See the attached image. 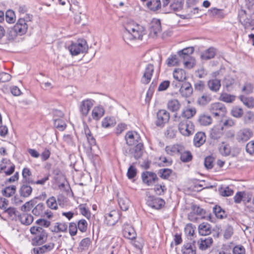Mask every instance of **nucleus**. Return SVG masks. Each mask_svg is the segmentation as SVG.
<instances>
[{"label":"nucleus","instance_id":"1","mask_svg":"<svg viewBox=\"0 0 254 254\" xmlns=\"http://www.w3.org/2000/svg\"><path fill=\"white\" fill-rule=\"evenodd\" d=\"M144 27L132 20H129L125 25L123 38L125 42L134 39L141 40L144 35Z\"/></svg>","mask_w":254,"mask_h":254},{"label":"nucleus","instance_id":"2","mask_svg":"<svg viewBox=\"0 0 254 254\" xmlns=\"http://www.w3.org/2000/svg\"><path fill=\"white\" fill-rule=\"evenodd\" d=\"M30 232L34 235L32 239L34 245H41L46 242L48 234L46 231L40 226H33L30 228Z\"/></svg>","mask_w":254,"mask_h":254},{"label":"nucleus","instance_id":"3","mask_svg":"<svg viewBox=\"0 0 254 254\" xmlns=\"http://www.w3.org/2000/svg\"><path fill=\"white\" fill-rule=\"evenodd\" d=\"M175 122H179L178 129L180 133L184 136H190L193 132L192 124L190 121L187 119H183L181 117L175 115Z\"/></svg>","mask_w":254,"mask_h":254},{"label":"nucleus","instance_id":"4","mask_svg":"<svg viewBox=\"0 0 254 254\" xmlns=\"http://www.w3.org/2000/svg\"><path fill=\"white\" fill-rule=\"evenodd\" d=\"M70 54L72 56H77L80 53L86 52L88 45L85 40H78L76 42L72 43L68 47Z\"/></svg>","mask_w":254,"mask_h":254},{"label":"nucleus","instance_id":"5","mask_svg":"<svg viewBox=\"0 0 254 254\" xmlns=\"http://www.w3.org/2000/svg\"><path fill=\"white\" fill-rule=\"evenodd\" d=\"M238 17L240 22L246 29H254V19L252 17H248L246 11L241 9L239 11Z\"/></svg>","mask_w":254,"mask_h":254},{"label":"nucleus","instance_id":"6","mask_svg":"<svg viewBox=\"0 0 254 254\" xmlns=\"http://www.w3.org/2000/svg\"><path fill=\"white\" fill-rule=\"evenodd\" d=\"M209 111L216 117H223L226 113L227 109L222 103L216 102L209 106Z\"/></svg>","mask_w":254,"mask_h":254},{"label":"nucleus","instance_id":"7","mask_svg":"<svg viewBox=\"0 0 254 254\" xmlns=\"http://www.w3.org/2000/svg\"><path fill=\"white\" fill-rule=\"evenodd\" d=\"M170 117V113L166 110H159L157 113L156 125L157 127H164V125L169 122Z\"/></svg>","mask_w":254,"mask_h":254},{"label":"nucleus","instance_id":"8","mask_svg":"<svg viewBox=\"0 0 254 254\" xmlns=\"http://www.w3.org/2000/svg\"><path fill=\"white\" fill-rule=\"evenodd\" d=\"M193 47H188L178 52L179 57L184 60V64L185 66L188 67L190 64L189 60L190 59V55L193 53Z\"/></svg>","mask_w":254,"mask_h":254},{"label":"nucleus","instance_id":"9","mask_svg":"<svg viewBox=\"0 0 254 254\" xmlns=\"http://www.w3.org/2000/svg\"><path fill=\"white\" fill-rule=\"evenodd\" d=\"M141 179L144 184L152 186L158 180L157 175L152 172L145 171L141 174Z\"/></svg>","mask_w":254,"mask_h":254},{"label":"nucleus","instance_id":"10","mask_svg":"<svg viewBox=\"0 0 254 254\" xmlns=\"http://www.w3.org/2000/svg\"><path fill=\"white\" fill-rule=\"evenodd\" d=\"M28 27V23L25 22V20L24 19L19 18L13 26V29L17 35L22 36L26 33Z\"/></svg>","mask_w":254,"mask_h":254},{"label":"nucleus","instance_id":"11","mask_svg":"<svg viewBox=\"0 0 254 254\" xmlns=\"http://www.w3.org/2000/svg\"><path fill=\"white\" fill-rule=\"evenodd\" d=\"M154 70V68L152 64H149L146 65L141 78V82L142 84H148L150 82Z\"/></svg>","mask_w":254,"mask_h":254},{"label":"nucleus","instance_id":"12","mask_svg":"<svg viewBox=\"0 0 254 254\" xmlns=\"http://www.w3.org/2000/svg\"><path fill=\"white\" fill-rule=\"evenodd\" d=\"M147 204L153 208L160 209L164 206L165 202L162 198L150 195L147 197Z\"/></svg>","mask_w":254,"mask_h":254},{"label":"nucleus","instance_id":"13","mask_svg":"<svg viewBox=\"0 0 254 254\" xmlns=\"http://www.w3.org/2000/svg\"><path fill=\"white\" fill-rule=\"evenodd\" d=\"M125 139L127 144L129 146H133L140 142V135L135 131H128L126 134Z\"/></svg>","mask_w":254,"mask_h":254},{"label":"nucleus","instance_id":"14","mask_svg":"<svg viewBox=\"0 0 254 254\" xmlns=\"http://www.w3.org/2000/svg\"><path fill=\"white\" fill-rule=\"evenodd\" d=\"M94 101L87 99L83 100L79 106V111L83 117H86L94 104Z\"/></svg>","mask_w":254,"mask_h":254},{"label":"nucleus","instance_id":"15","mask_svg":"<svg viewBox=\"0 0 254 254\" xmlns=\"http://www.w3.org/2000/svg\"><path fill=\"white\" fill-rule=\"evenodd\" d=\"M184 149V146L181 144H175L168 145L165 147L166 152L171 156L180 154Z\"/></svg>","mask_w":254,"mask_h":254},{"label":"nucleus","instance_id":"16","mask_svg":"<svg viewBox=\"0 0 254 254\" xmlns=\"http://www.w3.org/2000/svg\"><path fill=\"white\" fill-rule=\"evenodd\" d=\"M105 217V223L109 226L114 225L119 220L120 216L118 211L112 210L110 213L106 214Z\"/></svg>","mask_w":254,"mask_h":254},{"label":"nucleus","instance_id":"17","mask_svg":"<svg viewBox=\"0 0 254 254\" xmlns=\"http://www.w3.org/2000/svg\"><path fill=\"white\" fill-rule=\"evenodd\" d=\"M55 244L51 242L41 247L34 248L32 249L33 254H44L52 251L55 247Z\"/></svg>","mask_w":254,"mask_h":254},{"label":"nucleus","instance_id":"18","mask_svg":"<svg viewBox=\"0 0 254 254\" xmlns=\"http://www.w3.org/2000/svg\"><path fill=\"white\" fill-rule=\"evenodd\" d=\"M253 135V132L250 129L244 128L240 130L237 134L238 141L245 142L248 140Z\"/></svg>","mask_w":254,"mask_h":254},{"label":"nucleus","instance_id":"19","mask_svg":"<svg viewBox=\"0 0 254 254\" xmlns=\"http://www.w3.org/2000/svg\"><path fill=\"white\" fill-rule=\"evenodd\" d=\"M207 86L211 91L217 93L221 87V81L217 78L210 79L207 82Z\"/></svg>","mask_w":254,"mask_h":254},{"label":"nucleus","instance_id":"20","mask_svg":"<svg viewBox=\"0 0 254 254\" xmlns=\"http://www.w3.org/2000/svg\"><path fill=\"white\" fill-rule=\"evenodd\" d=\"M161 31V25L160 20L154 19L151 24L150 28V35L152 37L156 36Z\"/></svg>","mask_w":254,"mask_h":254},{"label":"nucleus","instance_id":"21","mask_svg":"<svg viewBox=\"0 0 254 254\" xmlns=\"http://www.w3.org/2000/svg\"><path fill=\"white\" fill-rule=\"evenodd\" d=\"M193 92L192 87L189 82H185L180 89V92L185 97H190Z\"/></svg>","mask_w":254,"mask_h":254},{"label":"nucleus","instance_id":"22","mask_svg":"<svg viewBox=\"0 0 254 254\" xmlns=\"http://www.w3.org/2000/svg\"><path fill=\"white\" fill-rule=\"evenodd\" d=\"M68 228L67 224L65 222H56L52 227L51 231L53 232L58 233L61 232L65 233L67 232Z\"/></svg>","mask_w":254,"mask_h":254},{"label":"nucleus","instance_id":"23","mask_svg":"<svg viewBox=\"0 0 254 254\" xmlns=\"http://www.w3.org/2000/svg\"><path fill=\"white\" fill-rule=\"evenodd\" d=\"M206 140V136L203 132H198L193 138V144L195 147H199L201 146Z\"/></svg>","mask_w":254,"mask_h":254},{"label":"nucleus","instance_id":"24","mask_svg":"<svg viewBox=\"0 0 254 254\" xmlns=\"http://www.w3.org/2000/svg\"><path fill=\"white\" fill-rule=\"evenodd\" d=\"M173 77L179 82H184L187 79L186 73L182 68H176L173 71Z\"/></svg>","mask_w":254,"mask_h":254},{"label":"nucleus","instance_id":"25","mask_svg":"<svg viewBox=\"0 0 254 254\" xmlns=\"http://www.w3.org/2000/svg\"><path fill=\"white\" fill-rule=\"evenodd\" d=\"M213 239L211 237L207 238H201L198 241L199 249L202 251H204L210 248L212 244Z\"/></svg>","mask_w":254,"mask_h":254},{"label":"nucleus","instance_id":"26","mask_svg":"<svg viewBox=\"0 0 254 254\" xmlns=\"http://www.w3.org/2000/svg\"><path fill=\"white\" fill-rule=\"evenodd\" d=\"M105 110L101 106L95 107L92 111V117L93 120H99L104 115Z\"/></svg>","mask_w":254,"mask_h":254},{"label":"nucleus","instance_id":"27","mask_svg":"<svg viewBox=\"0 0 254 254\" xmlns=\"http://www.w3.org/2000/svg\"><path fill=\"white\" fill-rule=\"evenodd\" d=\"M123 233L124 237L128 239L133 240L136 236L134 229L128 225L125 227Z\"/></svg>","mask_w":254,"mask_h":254},{"label":"nucleus","instance_id":"28","mask_svg":"<svg viewBox=\"0 0 254 254\" xmlns=\"http://www.w3.org/2000/svg\"><path fill=\"white\" fill-rule=\"evenodd\" d=\"M212 100L211 94L204 93L197 98V103L200 106H204L210 102Z\"/></svg>","mask_w":254,"mask_h":254},{"label":"nucleus","instance_id":"29","mask_svg":"<svg viewBox=\"0 0 254 254\" xmlns=\"http://www.w3.org/2000/svg\"><path fill=\"white\" fill-rule=\"evenodd\" d=\"M223 134V127L220 126H215L211 130L210 137L213 139H218Z\"/></svg>","mask_w":254,"mask_h":254},{"label":"nucleus","instance_id":"30","mask_svg":"<svg viewBox=\"0 0 254 254\" xmlns=\"http://www.w3.org/2000/svg\"><path fill=\"white\" fill-rule=\"evenodd\" d=\"M181 106L179 101L175 99L169 100L167 103V108L173 112L178 111L180 109Z\"/></svg>","mask_w":254,"mask_h":254},{"label":"nucleus","instance_id":"31","mask_svg":"<svg viewBox=\"0 0 254 254\" xmlns=\"http://www.w3.org/2000/svg\"><path fill=\"white\" fill-rule=\"evenodd\" d=\"M182 254H196L195 248L193 243H187L182 248Z\"/></svg>","mask_w":254,"mask_h":254},{"label":"nucleus","instance_id":"32","mask_svg":"<svg viewBox=\"0 0 254 254\" xmlns=\"http://www.w3.org/2000/svg\"><path fill=\"white\" fill-rule=\"evenodd\" d=\"M198 122L200 125L207 126L211 124L212 119L210 116L207 114H202L199 116Z\"/></svg>","mask_w":254,"mask_h":254},{"label":"nucleus","instance_id":"33","mask_svg":"<svg viewBox=\"0 0 254 254\" xmlns=\"http://www.w3.org/2000/svg\"><path fill=\"white\" fill-rule=\"evenodd\" d=\"M239 99L242 103L248 108H254V98L253 97H247L244 95H241Z\"/></svg>","mask_w":254,"mask_h":254},{"label":"nucleus","instance_id":"34","mask_svg":"<svg viewBox=\"0 0 254 254\" xmlns=\"http://www.w3.org/2000/svg\"><path fill=\"white\" fill-rule=\"evenodd\" d=\"M18 219L22 224L30 225L33 221V217L31 215L23 213L18 215Z\"/></svg>","mask_w":254,"mask_h":254},{"label":"nucleus","instance_id":"35","mask_svg":"<svg viewBox=\"0 0 254 254\" xmlns=\"http://www.w3.org/2000/svg\"><path fill=\"white\" fill-rule=\"evenodd\" d=\"M134 145L135 146L133 149L132 154L136 159H138L142 155V149L143 145V144L141 142L138 143Z\"/></svg>","mask_w":254,"mask_h":254},{"label":"nucleus","instance_id":"36","mask_svg":"<svg viewBox=\"0 0 254 254\" xmlns=\"http://www.w3.org/2000/svg\"><path fill=\"white\" fill-rule=\"evenodd\" d=\"M32 190L31 186L27 184H24L21 187L19 193L21 196L27 197L31 195Z\"/></svg>","mask_w":254,"mask_h":254},{"label":"nucleus","instance_id":"37","mask_svg":"<svg viewBox=\"0 0 254 254\" xmlns=\"http://www.w3.org/2000/svg\"><path fill=\"white\" fill-rule=\"evenodd\" d=\"M147 7L152 11H156L161 7L160 0H151L147 3Z\"/></svg>","mask_w":254,"mask_h":254},{"label":"nucleus","instance_id":"38","mask_svg":"<svg viewBox=\"0 0 254 254\" xmlns=\"http://www.w3.org/2000/svg\"><path fill=\"white\" fill-rule=\"evenodd\" d=\"M215 54V49L214 48L211 47L201 54V58L203 60H207L213 58Z\"/></svg>","mask_w":254,"mask_h":254},{"label":"nucleus","instance_id":"39","mask_svg":"<svg viewBox=\"0 0 254 254\" xmlns=\"http://www.w3.org/2000/svg\"><path fill=\"white\" fill-rule=\"evenodd\" d=\"M196 110L194 108H188L184 110L181 117L183 119H189L193 117L196 114Z\"/></svg>","mask_w":254,"mask_h":254},{"label":"nucleus","instance_id":"40","mask_svg":"<svg viewBox=\"0 0 254 254\" xmlns=\"http://www.w3.org/2000/svg\"><path fill=\"white\" fill-rule=\"evenodd\" d=\"M199 233L202 236H206L210 234L211 229L210 225L207 223H202L198 227Z\"/></svg>","mask_w":254,"mask_h":254},{"label":"nucleus","instance_id":"41","mask_svg":"<svg viewBox=\"0 0 254 254\" xmlns=\"http://www.w3.org/2000/svg\"><path fill=\"white\" fill-rule=\"evenodd\" d=\"M236 97L234 95L228 94L227 93H222L219 98L220 101L230 103L235 101Z\"/></svg>","mask_w":254,"mask_h":254},{"label":"nucleus","instance_id":"42","mask_svg":"<svg viewBox=\"0 0 254 254\" xmlns=\"http://www.w3.org/2000/svg\"><path fill=\"white\" fill-rule=\"evenodd\" d=\"M116 124L115 119L113 117H107L102 122V126L105 128L113 127Z\"/></svg>","mask_w":254,"mask_h":254},{"label":"nucleus","instance_id":"43","mask_svg":"<svg viewBox=\"0 0 254 254\" xmlns=\"http://www.w3.org/2000/svg\"><path fill=\"white\" fill-rule=\"evenodd\" d=\"M45 205L42 203L38 204L32 210V213L36 216H40L44 214L45 212Z\"/></svg>","mask_w":254,"mask_h":254},{"label":"nucleus","instance_id":"44","mask_svg":"<svg viewBox=\"0 0 254 254\" xmlns=\"http://www.w3.org/2000/svg\"><path fill=\"white\" fill-rule=\"evenodd\" d=\"M213 212L216 217L221 219L225 218L227 216L226 212L219 206H215L213 208Z\"/></svg>","mask_w":254,"mask_h":254},{"label":"nucleus","instance_id":"45","mask_svg":"<svg viewBox=\"0 0 254 254\" xmlns=\"http://www.w3.org/2000/svg\"><path fill=\"white\" fill-rule=\"evenodd\" d=\"M22 175L25 181L28 184L33 183V180L30 178L32 173L30 169L28 168H24L22 172Z\"/></svg>","mask_w":254,"mask_h":254},{"label":"nucleus","instance_id":"46","mask_svg":"<svg viewBox=\"0 0 254 254\" xmlns=\"http://www.w3.org/2000/svg\"><path fill=\"white\" fill-rule=\"evenodd\" d=\"M54 126L61 131H63L66 127L65 123L61 119H54Z\"/></svg>","mask_w":254,"mask_h":254},{"label":"nucleus","instance_id":"47","mask_svg":"<svg viewBox=\"0 0 254 254\" xmlns=\"http://www.w3.org/2000/svg\"><path fill=\"white\" fill-rule=\"evenodd\" d=\"M16 191V187L14 185L6 187L2 191L3 195L6 197H10L13 195Z\"/></svg>","mask_w":254,"mask_h":254},{"label":"nucleus","instance_id":"48","mask_svg":"<svg viewBox=\"0 0 254 254\" xmlns=\"http://www.w3.org/2000/svg\"><path fill=\"white\" fill-rule=\"evenodd\" d=\"M119 204L123 211H127L129 206V200L127 198H120L118 199Z\"/></svg>","mask_w":254,"mask_h":254},{"label":"nucleus","instance_id":"49","mask_svg":"<svg viewBox=\"0 0 254 254\" xmlns=\"http://www.w3.org/2000/svg\"><path fill=\"white\" fill-rule=\"evenodd\" d=\"M180 154L181 155V160L183 162H188L192 160V156L189 151H184V150Z\"/></svg>","mask_w":254,"mask_h":254},{"label":"nucleus","instance_id":"50","mask_svg":"<svg viewBox=\"0 0 254 254\" xmlns=\"http://www.w3.org/2000/svg\"><path fill=\"white\" fill-rule=\"evenodd\" d=\"M78 229L82 233L87 231L88 223L86 220L81 219L79 220L76 224Z\"/></svg>","mask_w":254,"mask_h":254},{"label":"nucleus","instance_id":"51","mask_svg":"<svg viewBox=\"0 0 254 254\" xmlns=\"http://www.w3.org/2000/svg\"><path fill=\"white\" fill-rule=\"evenodd\" d=\"M5 20L8 23H13L15 21V15L12 10H8L5 13Z\"/></svg>","mask_w":254,"mask_h":254},{"label":"nucleus","instance_id":"52","mask_svg":"<svg viewBox=\"0 0 254 254\" xmlns=\"http://www.w3.org/2000/svg\"><path fill=\"white\" fill-rule=\"evenodd\" d=\"M166 190V187L163 183L156 185L154 188V191L158 195H163Z\"/></svg>","mask_w":254,"mask_h":254},{"label":"nucleus","instance_id":"53","mask_svg":"<svg viewBox=\"0 0 254 254\" xmlns=\"http://www.w3.org/2000/svg\"><path fill=\"white\" fill-rule=\"evenodd\" d=\"M183 0H175L170 6L171 10L177 11L181 10L183 7Z\"/></svg>","mask_w":254,"mask_h":254},{"label":"nucleus","instance_id":"54","mask_svg":"<svg viewBox=\"0 0 254 254\" xmlns=\"http://www.w3.org/2000/svg\"><path fill=\"white\" fill-rule=\"evenodd\" d=\"M80 213L86 218L89 219L91 216V213L89 209L86 207L85 204H80L78 206Z\"/></svg>","mask_w":254,"mask_h":254},{"label":"nucleus","instance_id":"55","mask_svg":"<svg viewBox=\"0 0 254 254\" xmlns=\"http://www.w3.org/2000/svg\"><path fill=\"white\" fill-rule=\"evenodd\" d=\"M172 173V170L170 169H161L159 170V176L163 179H168Z\"/></svg>","mask_w":254,"mask_h":254},{"label":"nucleus","instance_id":"56","mask_svg":"<svg viewBox=\"0 0 254 254\" xmlns=\"http://www.w3.org/2000/svg\"><path fill=\"white\" fill-rule=\"evenodd\" d=\"M46 203L48 207L52 209L56 210L58 209V204L54 196L49 198L46 201Z\"/></svg>","mask_w":254,"mask_h":254},{"label":"nucleus","instance_id":"57","mask_svg":"<svg viewBox=\"0 0 254 254\" xmlns=\"http://www.w3.org/2000/svg\"><path fill=\"white\" fill-rule=\"evenodd\" d=\"M209 11L211 16H216L218 18H223L224 17V14L223 12L222 9L212 8Z\"/></svg>","mask_w":254,"mask_h":254},{"label":"nucleus","instance_id":"58","mask_svg":"<svg viewBox=\"0 0 254 254\" xmlns=\"http://www.w3.org/2000/svg\"><path fill=\"white\" fill-rule=\"evenodd\" d=\"M220 153L223 156H228L231 153V147L228 144H223L219 148Z\"/></svg>","mask_w":254,"mask_h":254},{"label":"nucleus","instance_id":"59","mask_svg":"<svg viewBox=\"0 0 254 254\" xmlns=\"http://www.w3.org/2000/svg\"><path fill=\"white\" fill-rule=\"evenodd\" d=\"M243 113L244 111L242 108L238 106L233 107L231 110L232 115L236 118L241 117L243 116Z\"/></svg>","mask_w":254,"mask_h":254},{"label":"nucleus","instance_id":"60","mask_svg":"<svg viewBox=\"0 0 254 254\" xmlns=\"http://www.w3.org/2000/svg\"><path fill=\"white\" fill-rule=\"evenodd\" d=\"M35 204L34 200H31L23 204L21 207V210L23 212L29 211Z\"/></svg>","mask_w":254,"mask_h":254},{"label":"nucleus","instance_id":"61","mask_svg":"<svg viewBox=\"0 0 254 254\" xmlns=\"http://www.w3.org/2000/svg\"><path fill=\"white\" fill-rule=\"evenodd\" d=\"M220 194L223 196H229L234 193V190L229 187H225L219 190Z\"/></svg>","mask_w":254,"mask_h":254},{"label":"nucleus","instance_id":"62","mask_svg":"<svg viewBox=\"0 0 254 254\" xmlns=\"http://www.w3.org/2000/svg\"><path fill=\"white\" fill-rule=\"evenodd\" d=\"M179 62V61L176 55L171 56L167 60V65L169 66L177 65Z\"/></svg>","mask_w":254,"mask_h":254},{"label":"nucleus","instance_id":"63","mask_svg":"<svg viewBox=\"0 0 254 254\" xmlns=\"http://www.w3.org/2000/svg\"><path fill=\"white\" fill-rule=\"evenodd\" d=\"M191 212L195 213L197 215L203 216L205 213L203 209L196 205H193L191 207Z\"/></svg>","mask_w":254,"mask_h":254},{"label":"nucleus","instance_id":"64","mask_svg":"<svg viewBox=\"0 0 254 254\" xmlns=\"http://www.w3.org/2000/svg\"><path fill=\"white\" fill-rule=\"evenodd\" d=\"M245 210L249 214H254V196L253 197L252 202L247 204L245 206Z\"/></svg>","mask_w":254,"mask_h":254}]
</instances>
